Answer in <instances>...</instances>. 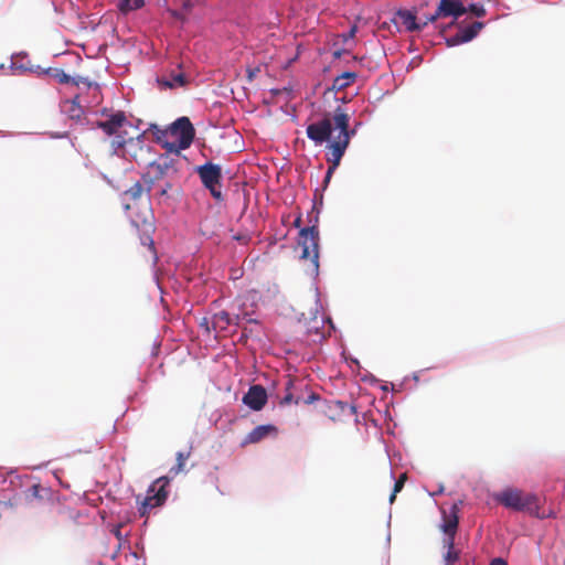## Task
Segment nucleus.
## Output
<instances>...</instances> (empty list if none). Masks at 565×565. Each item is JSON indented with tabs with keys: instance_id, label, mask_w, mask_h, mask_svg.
Wrapping results in <instances>:
<instances>
[{
	"instance_id": "2f4dec72",
	"label": "nucleus",
	"mask_w": 565,
	"mask_h": 565,
	"mask_svg": "<svg viewBox=\"0 0 565 565\" xmlns=\"http://www.w3.org/2000/svg\"><path fill=\"white\" fill-rule=\"evenodd\" d=\"M458 520L455 518L451 521L444 522L441 527L444 533L448 536V539H454L457 531Z\"/></svg>"
},
{
	"instance_id": "ddd939ff",
	"label": "nucleus",
	"mask_w": 565,
	"mask_h": 565,
	"mask_svg": "<svg viewBox=\"0 0 565 565\" xmlns=\"http://www.w3.org/2000/svg\"><path fill=\"white\" fill-rule=\"evenodd\" d=\"M10 70L13 74H25L31 71V61L25 51L17 52L11 55Z\"/></svg>"
},
{
	"instance_id": "1a4fd4ad",
	"label": "nucleus",
	"mask_w": 565,
	"mask_h": 565,
	"mask_svg": "<svg viewBox=\"0 0 565 565\" xmlns=\"http://www.w3.org/2000/svg\"><path fill=\"white\" fill-rule=\"evenodd\" d=\"M243 404L254 412L262 411L268 401V394L264 386L259 384L250 385L247 393L243 396Z\"/></svg>"
},
{
	"instance_id": "a19ab883",
	"label": "nucleus",
	"mask_w": 565,
	"mask_h": 565,
	"mask_svg": "<svg viewBox=\"0 0 565 565\" xmlns=\"http://www.w3.org/2000/svg\"><path fill=\"white\" fill-rule=\"evenodd\" d=\"M439 18H435L434 13L428 14L425 17V19L418 20V24L420 26V31L424 30L429 23H435Z\"/></svg>"
},
{
	"instance_id": "e2e57ef3",
	"label": "nucleus",
	"mask_w": 565,
	"mask_h": 565,
	"mask_svg": "<svg viewBox=\"0 0 565 565\" xmlns=\"http://www.w3.org/2000/svg\"><path fill=\"white\" fill-rule=\"evenodd\" d=\"M347 53V50L345 49H338L335 51H333L332 53V56L334 60H338L342 56V54Z\"/></svg>"
},
{
	"instance_id": "423d86ee",
	"label": "nucleus",
	"mask_w": 565,
	"mask_h": 565,
	"mask_svg": "<svg viewBox=\"0 0 565 565\" xmlns=\"http://www.w3.org/2000/svg\"><path fill=\"white\" fill-rule=\"evenodd\" d=\"M332 121L328 116L309 124L306 128L308 139L313 141L316 146H321L324 142L328 143L329 140H332Z\"/></svg>"
},
{
	"instance_id": "8fccbe9b",
	"label": "nucleus",
	"mask_w": 565,
	"mask_h": 565,
	"mask_svg": "<svg viewBox=\"0 0 565 565\" xmlns=\"http://www.w3.org/2000/svg\"><path fill=\"white\" fill-rule=\"evenodd\" d=\"M200 327L204 329L206 333H210L211 329H213L212 327H210V320L206 317L202 318Z\"/></svg>"
},
{
	"instance_id": "0e129e2a",
	"label": "nucleus",
	"mask_w": 565,
	"mask_h": 565,
	"mask_svg": "<svg viewBox=\"0 0 565 565\" xmlns=\"http://www.w3.org/2000/svg\"><path fill=\"white\" fill-rule=\"evenodd\" d=\"M160 129L161 128L157 124L149 125V130L152 132L153 136H154V132H158V130H160Z\"/></svg>"
},
{
	"instance_id": "a18cd8bd",
	"label": "nucleus",
	"mask_w": 565,
	"mask_h": 565,
	"mask_svg": "<svg viewBox=\"0 0 565 565\" xmlns=\"http://www.w3.org/2000/svg\"><path fill=\"white\" fill-rule=\"evenodd\" d=\"M333 173H334V171L332 169L327 170L326 175L322 181V191H324L328 188Z\"/></svg>"
},
{
	"instance_id": "b1692460",
	"label": "nucleus",
	"mask_w": 565,
	"mask_h": 565,
	"mask_svg": "<svg viewBox=\"0 0 565 565\" xmlns=\"http://www.w3.org/2000/svg\"><path fill=\"white\" fill-rule=\"evenodd\" d=\"M172 189V183L170 181H164L163 183L158 182L157 191L154 193V199L159 204L166 203L169 200V190Z\"/></svg>"
},
{
	"instance_id": "c9c22d12",
	"label": "nucleus",
	"mask_w": 565,
	"mask_h": 565,
	"mask_svg": "<svg viewBox=\"0 0 565 565\" xmlns=\"http://www.w3.org/2000/svg\"><path fill=\"white\" fill-rule=\"evenodd\" d=\"M363 126V122L361 120H355L353 122V126L351 127L349 125L348 135H345V138L348 143H350L351 139L356 136L359 129Z\"/></svg>"
},
{
	"instance_id": "09e8293b",
	"label": "nucleus",
	"mask_w": 565,
	"mask_h": 565,
	"mask_svg": "<svg viewBox=\"0 0 565 565\" xmlns=\"http://www.w3.org/2000/svg\"><path fill=\"white\" fill-rule=\"evenodd\" d=\"M328 162L330 163V166L328 167V169H332L333 171L337 170V168L340 166V162H341V159L339 158H335V157H328L327 158Z\"/></svg>"
},
{
	"instance_id": "39448f33",
	"label": "nucleus",
	"mask_w": 565,
	"mask_h": 565,
	"mask_svg": "<svg viewBox=\"0 0 565 565\" xmlns=\"http://www.w3.org/2000/svg\"><path fill=\"white\" fill-rule=\"evenodd\" d=\"M467 13V7L461 0H439L434 12L435 18H451L452 21L440 29L445 32L448 28L456 24L457 20Z\"/></svg>"
},
{
	"instance_id": "680f3d73",
	"label": "nucleus",
	"mask_w": 565,
	"mask_h": 565,
	"mask_svg": "<svg viewBox=\"0 0 565 565\" xmlns=\"http://www.w3.org/2000/svg\"><path fill=\"white\" fill-rule=\"evenodd\" d=\"M258 71H259L258 68H247V77H248L249 82H252L254 79V77L256 76Z\"/></svg>"
},
{
	"instance_id": "864d4df0",
	"label": "nucleus",
	"mask_w": 565,
	"mask_h": 565,
	"mask_svg": "<svg viewBox=\"0 0 565 565\" xmlns=\"http://www.w3.org/2000/svg\"><path fill=\"white\" fill-rule=\"evenodd\" d=\"M320 399V396L317 393H311L306 399L305 404L310 405Z\"/></svg>"
},
{
	"instance_id": "de8ad7c7",
	"label": "nucleus",
	"mask_w": 565,
	"mask_h": 565,
	"mask_svg": "<svg viewBox=\"0 0 565 565\" xmlns=\"http://www.w3.org/2000/svg\"><path fill=\"white\" fill-rule=\"evenodd\" d=\"M422 62H423V57L420 55H416L408 63L407 70H413V68L418 67L422 64Z\"/></svg>"
},
{
	"instance_id": "20e7f679",
	"label": "nucleus",
	"mask_w": 565,
	"mask_h": 565,
	"mask_svg": "<svg viewBox=\"0 0 565 565\" xmlns=\"http://www.w3.org/2000/svg\"><path fill=\"white\" fill-rule=\"evenodd\" d=\"M172 478L162 476L156 479L148 488L147 495L140 502L139 513L146 515L151 509L161 507L168 499L169 486Z\"/></svg>"
},
{
	"instance_id": "58836bf2",
	"label": "nucleus",
	"mask_w": 565,
	"mask_h": 565,
	"mask_svg": "<svg viewBox=\"0 0 565 565\" xmlns=\"http://www.w3.org/2000/svg\"><path fill=\"white\" fill-rule=\"evenodd\" d=\"M361 381L369 383L371 385H375V384L380 383V380L377 377H375L369 371H364V373L361 374Z\"/></svg>"
},
{
	"instance_id": "2eb2a0df",
	"label": "nucleus",
	"mask_w": 565,
	"mask_h": 565,
	"mask_svg": "<svg viewBox=\"0 0 565 565\" xmlns=\"http://www.w3.org/2000/svg\"><path fill=\"white\" fill-rule=\"evenodd\" d=\"M66 103H70V108L66 110L70 119L74 120L75 122L79 125H90L89 120L84 117V108L79 104V96H74L71 100H66Z\"/></svg>"
},
{
	"instance_id": "37998d69",
	"label": "nucleus",
	"mask_w": 565,
	"mask_h": 565,
	"mask_svg": "<svg viewBox=\"0 0 565 565\" xmlns=\"http://www.w3.org/2000/svg\"><path fill=\"white\" fill-rule=\"evenodd\" d=\"M337 405L338 407L344 412L347 408L350 409V413L353 415V414H356V407L354 405H350L348 402H343V401H338L337 402Z\"/></svg>"
},
{
	"instance_id": "4468645a",
	"label": "nucleus",
	"mask_w": 565,
	"mask_h": 565,
	"mask_svg": "<svg viewBox=\"0 0 565 565\" xmlns=\"http://www.w3.org/2000/svg\"><path fill=\"white\" fill-rule=\"evenodd\" d=\"M159 86L167 89L185 87L189 84L188 76L184 73H171L169 76L157 77Z\"/></svg>"
},
{
	"instance_id": "338daca9",
	"label": "nucleus",
	"mask_w": 565,
	"mask_h": 565,
	"mask_svg": "<svg viewBox=\"0 0 565 565\" xmlns=\"http://www.w3.org/2000/svg\"><path fill=\"white\" fill-rule=\"evenodd\" d=\"M381 390L384 391V392H387L391 388H393V384L392 383H383L381 384Z\"/></svg>"
},
{
	"instance_id": "4c0bfd02",
	"label": "nucleus",
	"mask_w": 565,
	"mask_h": 565,
	"mask_svg": "<svg viewBox=\"0 0 565 565\" xmlns=\"http://www.w3.org/2000/svg\"><path fill=\"white\" fill-rule=\"evenodd\" d=\"M111 146V154L119 157V158H126V153L124 152L125 147H122L120 143L115 142L114 140L110 141Z\"/></svg>"
},
{
	"instance_id": "0eeeda50",
	"label": "nucleus",
	"mask_w": 565,
	"mask_h": 565,
	"mask_svg": "<svg viewBox=\"0 0 565 565\" xmlns=\"http://www.w3.org/2000/svg\"><path fill=\"white\" fill-rule=\"evenodd\" d=\"M147 169L154 172L156 179H164L168 177H174L179 173V160L169 156L160 154L158 159L147 163Z\"/></svg>"
},
{
	"instance_id": "6ab92c4d",
	"label": "nucleus",
	"mask_w": 565,
	"mask_h": 565,
	"mask_svg": "<svg viewBox=\"0 0 565 565\" xmlns=\"http://www.w3.org/2000/svg\"><path fill=\"white\" fill-rule=\"evenodd\" d=\"M163 149H166L164 154H169L175 159H178L181 156V151L190 148L188 145V141H185V138L182 140L177 141H164V143L161 146Z\"/></svg>"
},
{
	"instance_id": "e433bc0d",
	"label": "nucleus",
	"mask_w": 565,
	"mask_h": 565,
	"mask_svg": "<svg viewBox=\"0 0 565 565\" xmlns=\"http://www.w3.org/2000/svg\"><path fill=\"white\" fill-rule=\"evenodd\" d=\"M168 135H170L169 126L166 129H160L158 132H154V140L157 143L162 146L164 141L168 140Z\"/></svg>"
},
{
	"instance_id": "5fc2aeb1",
	"label": "nucleus",
	"mask_w": 565,
	"mask_h": 565,
	"mask_svg": "<svg viewBox=\"0 0 565 565\" xmlns=\"http://www.w3.org/2000/svg\"><path fill=\"white\" fill-rule=\"evenodd\" d=\"M315 306H316V311L317 312L322 309V303H321V300H320V292H319V288L318 287H316V301H315Z\"/></svg>"
},
{
	"instance_id": "f257e3e1",
	"label": "nucleus",
	"mask_w": 565,
	"mask_h": 565,
	"mask_svg": "<svg viewBox=\"0 0 565 565\" xmlns=\"http://www.w3.org/2000/svg\"><path fill=\"white\" fill-rule=\"evenodd\" d=\"M319 215L320 209L317 207V201L313 200L312 207L307 213L309 225L299 230L297 238V243L301 247L300 258H310L315 277L319 275Z\"/></svg>"
},
{
	"instance_id": "f3484780",
	"label": "nucleus",
	"mask_w": 565,
	"mask_h": 565,
	"mask_svg": "<svg viewBox=\"0 0 565 565\" xmlns=\"http://www.w3.org/2000/svg\"><path fill=\"white\" fill-rule=\"evenodd\" d=\"M358 77V74L353 71H345L340 75L335 76L332 85L328 88L331 92H340L350 86Z\"/></svg>"
},
{
	"instance_id": "412c9836",
	"label": "nucleus",
	"mask_w": 565,
	"mask_h": 565,
	"mask_svg": "<svg viewBox=\"0 0 565 565\" xmlns=\"http://www.w3.org/2000/svg\"><path fill=\"white\" fill-rule=\"evenodd\" d=\"M349 145L350 143H348L347 139L340 140L333 138L332 140H329L327 148L331 151V157L342 160Z\"/></svg>"
},
{
	"instance_id": "dca6fc26",
	"label": "nucleus",
	"mask_w": 565,
	"mask_h": 565,
	"mask_svg": "<svg viewBox=\"0 0 565 565\" xmlns=\"http://www.w3.org/2000/svg\"><path fill=\"white\" fill-rule=\"evenodd\" d=\"M395 15L402 21L405 25L406 31L408 32H419L420 26L418 24V20L416 18L415 12L408 9H398Z\"/></svg>"
},
{
	"instance_id": "5701e85b",
	"label": "nucleus",
	"mask_w": 565,
	"mask_h": 565,
	"mask_svg": "<svg viewBox=\"0 0 565 565\" xmlns=\"http://www.w3.org/2000/svg\"><path fill=\"white\" fill-rule=\"evenodd\" d=\"M143 190L150 195V192L157 188L158 182L162 181V179H156L154 172L150 169H147L145 173L141 174Z\"/></svg>"
},
{
	"instance_id": "774afa93",
	"label": "nucleus",
	"mask_w": 565,
	"mask_h": 565,
	"mask_svg": "<svg viewBox=\"0 0 565 565\" xmlns=\"http://www.w3.org/2000/svg\"><path fill=\"white\" fill-rule=\"evenodd\" d=\"M444 491H445L444 486H443V484H439V487H438L437 491H435V492H433V493H429V494H430L431 497H434V495H437V494H441V493H444Z\"/></svg>"
},
{
	"instance_id": "603ef678",
	"label": "nucleus",
	"mask_w": 565,
	"mask_h": 565,
	"mask_svg": "<svg viewBox=\"0 0 565 565\" xmlns=\"http://www.w3.org/2000/svg\"><path fill=\"white\" fill-rule=\"evenodd\" d=\"M317 201V207L321 209L323 203V196L322 193H319V189L315 190V199Z\"/></svg>"
},
{
	"instance_id": "f8f14e48",
	"label": "nucleus",
	"mask_w": 565,
	"mask_h": 565,
	"mask_svg": "<svg viewBox=\"0 0 565 565\" xmlns=\"http://www.w3.org/2000/svg\"><path fill=\"white\" fill-rule=\"evenodd\" d=\"M277 433L278 428L273 424L258 425L246 435L243 445L258 443L268 435Z\"/></svg>"
},
{
	"instance_id": "3c124183",
	"label": "nucleus",
	"mask_w": 565,
	"mask_h": 565,
	"mask_svg": "<svg viewBox=\"0 0 565 565\" xmlns=\"http://www.w3.org/2000/svg\"><path fill=\"white\" fill-rule=\"evenodd\" d=\"M345 361H347V363L350 364L351 367H352V365H354L359 371L362 370V366L356 358H353V356L345 358Z\"/></svg>"
},
{
	"instance_id": "7ed1b4c3",
	"label": "nucleus",
	"mask_w": 565,
	"mask_h": 565,
	"mask_svg": "<svg viewBox=\"0 0 565 565\" xmlns=\"http://www.w3.org/2000/svg\"><path fill=\"white\" fill-rule=\"evenodd\" d=\"M203 188L207 190L216 202L224 201L222 192L223 169L221 164L211 160L205 161L194 168Z\"/></svg>"
},
{
	"instance_id": "393cba45",
	"label": "nucleus",
	"mask_w": 565,
	"mask_h": 565,
	"mask_svg": "<svg viewBox=\"0 0 565 565\" xmlns=\"http://www.w3.org/2000/svg\"><path fill=\"white\" fill-rule=\"evenodd\" d=\"M43 73L54 77L60 84H70L71 79H73L71 75L57 67H47Z\"/></svg>"
},
{
	"instance_id": "f03ea898",
	"label": "nucleus",
	"mask_w": 565,
	"mask_h": 565,
	"mask_svg": "<svg viewBox=\"0 0 565 565\" xmlns=\"http://www.w3.org/2000/svg\"><path fill=\"white\" fill-rule=\"evenodd\" d=\"M493 500L511 511L539 516V498L535 493H524L518 488L508 487L493 493Z\"/></svg>"
},
{
	"instance_id": "052dcab7",
	"label": "nucleus",
	"mask_w": 565,
	"mask_h": 565,
	"mask_svg": "<svg viewBox=\"0 0 565 565\" xmlns=\"http://www.w3.org/2000/svg\"><path fill=\"white\" fill-rule=\"evenodd\" d=\"M490 565H508V562L502 557H495L490 562Z\"/></svg>"
},
{
	"instance_id": "cd10ccee",
	"label": "nucleus",
	"mask_w": 565,
	"mask_h": 565,
	"mask_svg": "<svg viewBox=\"0 0 565 565\" xmlns=\"http://www.w3.org/2000/svg\"><path fill=\"white\" fill-rule=\"evenodd\" d=\"M188 457H189V452L178 451L177 452V463L170 468L168 476L173 478L178 473L183 471L184 462L188 459Z\"/></svg>"
},
{
	"instance_id": "6e6d98bb",
	"label": "nucleus",
	"mask_w": 565,
	"mask_h": 565,
	"mask_svg": "<svg viewBox=\"0 0 565 565\" xmlns=\"http://www.w3.org/2000/svg\"><path fill=\"white\" fill-rule=\"evenodd\" d=\"M403 487H404V478L402 477L398 480H395L393 491L398 493L403 489Z\"/></svg>"
},
{
	"instance_id": "72a5a7b5",
	"label": "nucleus",
	"mask_w": 565,
	"mask_h": 565,
	"mask_svg": "<svg viewBox=\"0 0 565 565\" xmlns=\"http://www.w3.org/2000/svg\"><path fill=\"white\" fill-rule=\"evenodd\" d=\"M294 386V381L291 379H289L287 382H286V391H287V394L282 397V399L280 401V404L281 405H285V404H290L294 402V395L292 393H290L289 391L291 390V387ZM296 404L299 403V399L297 398L295 401Z\"/></svg>"
},
{
	"instance_id": "69168bd1",
	"label": "nucleus",
	"mask_w": 565,
	"mask_h": 565,
	"mask_svg": "<svg viewBox=\"0 0 565 565\" xmlns=\"http://www.w3.org/2000/svg\"><path fill=\"white\" fill-rule=\"evenodd\" d=\"M301 221H302V218H301V214H299V215L295 218V221H294V226L300 230V228H301V227H300V225H301Z\"/></svg>"
},
{
	"instance_id": "79ce46f5",
	"label": "nucleus",
	"mask_w": 565,
	"mask_h": 565,
	"mask_svg": "<svg viewBox=\"0 0 565 565\" xmlns=\"http://www.w3.org/2000/svg\"><path fill=\"white\" fill-rule=\"evenodd\" d=\"M239 317L243 320V324L244 323H255V324H258V320L255 319L250 312L244 311V312L239 313Z\"/></svg>"
},
{
	"instance_id": "c756f323",
	"label": "nucleus",
	"mask_w": 565,
	"mask_h": 565,
	"mask_svg": "<svg viewBox=\"0 0 565 565\" xmlns=\"http://www.w3.org/2000/svg\"><path fill=\"white\" fill-rule=\"evenodd\" d=\"M115 142L120 143L122 147H132V137L128 136V132L126 130L117 131V134L113 135Z\"/></svg>"
},
{
	"instance_id": "a211bd4d",
	"label": "nucleus",
	"mask_w": 565,
	"mask_h": 565,
	"mask_svg": "<svg viewBox=\"0 0 565 565\" xmlns=\"http://www.w3.org/2000/svg\"><path fill=\"white\" fill-rule=\"evenodd\" d=\"M484 26H486L484 22L475 21L469 25L460 26L458 29V32H459L461 39H463L465 43H468V42L472 41L473 39H476L478 36L479 32Z\"/></svg>"
},
{
	"instance_id": "473e14b6",
	"label": "nucleus",
	"mask_w": 565,
	"mask_h": 565,
	"mask_svg": "<svg viewBox=\"0 0 565 565\" xmlns=\"http://www.w3.org/2000/svg\"><path fill=\"white\" fill-rule=\"evenodd\" d=\"M467 12L472 13L477 18H482L487 13L484 6L478 2L470 3L467 7Z\"/></svg>"
},
{
	"instance_id": "13d9d810",
	"label": "nucleus",
	"mask_w": 565,
	"mask_h": 565,
	"mask_svg": "<svg viewBox=\"0 0 565 565\" xmlns=\"http://www.w3.org/2000/svg\"><path fill=\"white\" fill-rule=\"evenodd\" d=\"M66 137H68V132L67 131L50 132V138H52V139H63V138H66Z\"/></svg>"
},
{
	"instance_id": "9d476101",
	"label": "nucleus",
	"mask_w": 565,
	"mask_h": 565,
	"mask_svg": "<svg viewBox=\"0 0 565 565\" xmlns=\"http://www.w3.org/2000/svg\"><path fill=\"white\" fill-rule=\"evenodd\" d=\"M170 135L175 137L177 140L185 138L188 145L191 146L195 138V128L189 117L182 116L177 118L169 125Z\"/></svg>"
},
{
	"instance_id": "f704fd0d",
	"label": "nucleus",
	"mask_w": 565,
	"mask_h": 565,
	"mask_svg": "<svg viewBox=\"0 0 565 565\" xmlns=\"http://www.w3.org/2000/svg\"><path fill=\"white\" fill-rule=\"evenodd\" d=\"M445 43L447 44L448 47H454V46H458L460 44H465V41H463V39H461L459 32H457L454 35L446 36Z\"/></svg>"
},
{
	"instance_id": "bf43d9fd",
	"label": "nucleus",
	"mask_w": 565,
	"mask_h": 565,
	"mask_svg": "<svg viewBox=\"0 0 565 565\" xmlns=\"http://www.w3.org/2000/svg\"><path fill=\"white\" fill-rule=\"evenodd\" d=\"M232 318H233L232 326L243 327V320H242V318L239 317V313H238V315H235V316H232Z\"/></svg>"
},
{
	"instance_id": "c03bdc74",
	"label": "nucleus",
	"mask_w": 565,
	"mask_h": 565,
	"mask_svg": "<svg viewBox=\"0 0 565 565\" xmlns=\"http://www.w3.org/2000/svg\"><path fill=\"white\" fill-rule=\"evenodd\" d=\"M358 32V26L354 24L352 25L348 32L343 33L341 36H342V40L344 42H348L349 40L353 39L355 36Z\"/></svg>"
},
{
	"instance_id": "7c9ffc66",
	"label": "nucleus",
	"mask_w": 565,
	"mask_h": 565,
	"mask_svg": "<svg viewBox=\"0 0 565 565\" xmlns=\"http://www.w3.org/2000/svg\"><path fill=\"white\" fill-rule=\"evenodd\" d=\"M142 192L143 185L140 181H137L134 185L126 190L124 194L129 196L131 200H137L141 196Z\"/></svg>"
},
{
	"instance_id": "4be33fe9",
	"label": "nucleus",
	"mask_w": 565,
	"mask_h": 565,
	"mask_svg": "<svg viewBox=\"0 0 565 565\" xmlns=\"http://www.w3.org/2000/svg\"><path fill=\"white\" fill-rule=\"evenodd\" d=\"M233 318L232 316L225 311L221 310L213 315L211 323L212 328L215 330L216 328L225 329L228 326H232Z\"/></svg>"
},
{
	"instance_id": "6e6552de",
	"label": "nucleus",
	"mask_w": 565,
	"mask_h": 565,
	"mask_svg": "<svg viewBox=\"0 0 565 565\" xmlns=\"http://www.w3.org/2000/svg\"><path fill=\"white\" fill-rule=\"evenodd\" d=\"M125 126H131V124L127 120L126 114L122 110L111 111L108 115L107 120H97L92 125V128H97L103 130L107 136H113L120 131V128Z\"/></svg>"
},
{
	"instance_id": "4d7b16f0",
	"label": "nucleus",
	"mask_w": 565,
	"mask_h": 565,
	"mask_svg": "<svg viewBox=\"0 0 565 565\" xmlns=\"http://www.w3.org/2000/svg\"><path fill=\"white\" fill-rule=\"evenodd\" d=\"M46 68H42L40 65H32L31 64V71H29L28 73H35L38 75H46L45 73H43V71H45Z\"/></svg>"
},
{
	"instance_id": "a878e982",
	"label": "nucleus",
	"mask_w": 565,
	"mask_h": 565,
	"mask_svg": "<svg viewBox=\"0 0 565 565\" xmlns=\"http://www.w3.org/2000/svg\"><path fill=\"white\" fill-rule=\"evenodd\" d=\"M145 6V0H118V9L124 12L139 10Z\"/></svg>"
},
{
	"instance_id": "c85d7f7f",
	"label": "nucleus",
	"mask_w": 565,
	"mask_h": 565,
	"mask_svg": "<svg viewBox=\"0 0 565 565\" xmlns=\"http://www.w3.org/2000/svg\"><path fill=\"white\" fill-rule=\"evenodd\" d=\"M132 147H126V149H124V152L126 153V158H124L125 160H134L135 162H137L138 164H140V161H139V154L143 151V150H139L138 149V142H135V139L132 138Z\"/></svg>"
},
{
	"instance_id": "bb28decb",
	"label": "nucleus",
	"mask_w": 565,
	"mask_h": 565,
	"mask_svg": "<svg viewBox=\"0 0 565 565\" xmlns=\"http://www.w3.org/2000/svg\"><path fill=\"white\" fill-rule=\"evenodd\" d=\"M454 539L445 540V545L448 547V551L445 555V562L447 565H452L459 559V552L454 547Z\"/></svg>"
},
{
	"instance_id": "9b49d317",
	"label": "nucleus",
	"mask_w": 565,
	"mask_h": 565,
	"mask_svg": "<svg viewBox=\"0 0 565 565\" xmlns=\"http://www.w3.org/2000/svg\"><path fill=\"white\" fill-rule=\"evenodd\" d=\"M332 121L333 131L338 130L339 134L335 139L343 140L345 138V135H348V129L350 125V115L345 111L344 108L341 106L335 107L333 110L332 118H330Z\"/></svg>"
},
{
	"instance_id": "49530a36",
	"label": "nucleus",
	"mask_w": 565,
	"mask_h": 565,
	"mask_svg": "<svg viewBox=\"0 0 565 565\" xmlns=\"http://www.w3.org/2000/svg\"><path fill=\"white\" fill-rule=\"evenodd\" d=\"M135 142H138V149L145 150L146 131L140 132L137 137H134Z\"/></svg>"
},
{
	"instance_id": "aec40b11",
	"label": "nucleus",
	"mask_w": 565,
	"mask_h": 565,
	"mask_svg": "<svg viewBox=\"0 0 565 565\" xmlns=\"http://www.w3.org/2000/svg\"><path fill=\"white\" fill-rule=\"evenodd\" d=\"M52 491L50 488L42 487L40 483L31 484L25 491L26 499L45 500L50 499Z\"/></svg>"
},
{
	"instance_id": "ea45409f",
	"label": "nucleus",
	"mask_w": 565,
	"mask_h": 565,
	"mask_svg": "<svg viewBox=\"0 0 565 565\" xmlns=\"http://www.w3.org/2000/svg\"><path fill=\"white\" fill-rule=\"evenodd\" d=\"M72 77H73V79H71L70 84H73L74 86H79L81 84H84L87 87L92 86V82L87 77H83V76H79V75L72 76Z\"/></svg>"
}]
</instances>
